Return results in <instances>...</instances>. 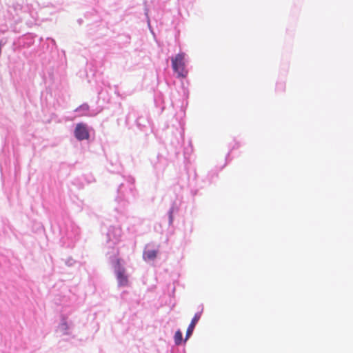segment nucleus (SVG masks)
I'll return each instance as SVG.
<instances>
[{
    "label": "nucleus",
    "mask_w": 353,
    "mask_h": 353,
    "mask_svg": "<svg viewBox=\"0 0 353 353\" xmlns=\"http://www.w3.org/2000/svg\"><path fill=\"white\" fill-rule=\"evenodd\" d=\"M200 317H201L200 313H196L194 316L193 319L191 321L190 324L189 325V326L187 329L185 341H187L188 339L192 334L194 327H195L196 324L197 323V322L199 321Z\"/></svg>",
    "instance_id": "9"
},
{
    "label": "nucleus",
    "mask_w": 353,
    "mask_h": 353,
    "mask_svg": "<svg viewBox=\"0 0 353 353\" xmlns=\"http://www.w3.org/2000/svg\"><path fill=\"white\" fill-rule=\"evenodd\" d=\"M124 182H122L117 189V196L115 199L119 205L115 208V210L121 214L125 213V208L130 201L135 199L137 190L134 185V179L131 176H124Z\"/></svg>",
    "instance_id": "1"
},
{
    "label": "nucleus",
    "mask_w": 353,
    "mask_h": 353,
    "mask_svg": "<svg viewBox=\"0 0 353 353\" xmlns=\"http://www.w3.org/2000/svg\"><path fill=\"white\" fill-rule=\"evenodd\" d=\"M143 259L147 263H154V244L151 243L145 246Z\"/></svg>",
    "instance_id": "7"
},
{
    "label": "nucleus",
    "mask_w": 353,
    "mask_h": 353,
    "mask_svg": "<svg viewBox=\"0 0 353 353\" xmlns=\"http://www.w3.org/2000/svg\"><path fill=\"white\" fill-rule=\"evenodd\" d=\"M70 329V325L67 323L65 319L62 318L61 323L59 325V330L63 333V334L69 335L71 334Z\"/></svg>",
    "instance_id": "10"
},
{
    "label": "nucleus",
    "mask_w": 353,
    "mask_h": 353,
    "mask_svg": "<svg viewBox=\"0 0 353 353\" xmlns=\"http://www.w3.org/2000/svg\"><path fill=\"white\" fill-rule=\"evenodd\" d=\"M74 263V260L72 259H68L67 261H66V264L69 266L72 265Z\"/></svg>",
    "instance_id": "15"
},
{
    "label": "nucleus",
    "mask_w": 353,
    "mask_h": 353,
    "mask_svg": "<svg viewBox=\"0 0 353 353\" xmlns=\"http://www.w3.org/2000/svg\"><path fill=\"white\" fill-rule=\"evenodd\" d=\"M48 41H49L48 45H51L52 47L55 46V41L54 39H50V38H48Z\"/></svg>",
    "instance_id": "14"
},
{
    "label": "nucleus",
    "mask_w": 353,
    "mask_h": 353,
    "mask_svg": "<svg viewBox=\"0 0 353 353\" xmlns=\"http://www.w3.org/2000/svg\"><path fill=\"white\" fill-rule=\"evenodd\" d=\"M122 236V230L120 226H110L107 234H106V245L105 248L107 251L105 252L108 259L111 256L112 250L116 249L119 251L116 245H117L121 241Z\"/></svg>",
    "instance_id": "4"
},
{
    "label": "nucleus",
    "mask_w": 353,
    "mask_h": 353,
    "mask_svg": "<svg viewBox=\"0 0 353 353\" xmlns=\"http://www.w3.org/2000/svg\"><path fill=\"white\" fill-rule=\"evenodd\" d=\"M74 134L78 141L88 139L90 134L86 124L83 123H77L74 129Z\"/></svg>",
    "instance_id": "6"
},
{
    "label": "nucleus",
    "mask_w": 353,
    "mask_h": 353,
    "mask_svg": "<svg viewBox=\"0 0 353 353\" xmlns=\"http://www.w3.org/2000/svg\"><path fill=\"white\" fill-rule=\"evenodd\" d=\"M174 339V343L176 345H179L182 343L183 337H182V332H181V330H179L175 332Z\"/></svg>",
    "instance_id": "12"
},
{
    "label": "nucleus",
    "mask_w": 353,
    "mask_h": 353,
    "mask_svg": "<svg viewBox=\"0 0 353 353\" xmlns=\"http://www.w3.org/2000/svg\"><path fill=\"white\" fill-rule=\"evenodd\" d=\"M89 108L90 107L88 104L85 103L77 108L74 111L78 114L79 116H84L87 114Z\"/></svg>",
    "instance_id": "11"
},
{
    "label": "nucleus",
    "mask_w": 353,
    "mask_h": 353,
    "mask_svg": "<svg viewBox=\"0 0 353 353\" xmlns=\"http://www.w3.org/2000/svg\"><path fill=\"white\" fill-rule=\"evenodd\" d=\"M148 24L150 32L154 36V30L153 28L151 26L150 21L149 19L148 20Z\"/></svg>",
    "instance_id": "13"
},
{
    "label": "nucleus",
    "mask_w": 353,
    "mask_h": 353,
    "mask_svg": "<svg viewBox=\"0 0 353 353\" xmlns=\"http://www.w3.org/2000/svg\"><path fill=\"white\" fill-rule=\"evenodd\" d=\"M136 122H137V126L141 130H143L145 128L147 127V124H148V125L151 128V132H153V125H152V123L148 119V117H143V116L139 117L137 119Z\"/></svg>",
    "instance_id": "8"
},
{
    "label": "nucleus",
    "mask_w": 353,
    "mask_h": 353,
    "mask_svg": "<svg viewBox=\"0 0 353 353\" xmlns=\"http://www.w3.org/2000/svg\"><path fill=\"white\" fill-rule=\"evenodd\" d=\"M119 252L116 249L112 250L111 256L108 259L109 263L113 268L116 279L119 287H127L129 284L128 276L125 268L122 263V260L119 258Z\"/></svg>",
    "instance_id": "3"
},
{
    "label": "nucleus",
    "mask_w": 353,
    "mask_h": 353,
    "mask_svg": "<svg viewBox=\"0 0 353 353\" xmlns=\"http://www.w3.org/2000/svg\"><path fill=\"white\" fill-rule=\"evenodd\" d=\"M59 228L62 245L66 248L74 247L79 236V227L71 221L68 220L63 225H59Z\"/></svg>",
    "instance_id": "2"
},
{
    "label": "nucleus",
    "mask_w": 353,
    "mask_h": 353,
    "mask_svg": "<svg viewBox=\"0 0 353 353\" xmlns=\"http://www.w3.org/2000/svg\"><path fill=\"white\" fill-rule=\"evenodd\" d=\"M14 9L15 10H17V9H21L22 8V6L21 5L19 4V3H17L15 6H14Z\"/></svg>",
    "instance_id": "16"
},
{
    "label": "nucleus",
    "mask_w": 353,
    "mask_h": 353,
    "mask_svg": "<svg viewBox=\"0 0 353 353\" xmlns=\"http://www.w3.org/2000/svg\"><path fill=\"white\" fill-rule=\"evenodd\" d=\"M172 66L179 77H185L188 75V72L185 68L184 53H179L172 58Z\"/></svg>",
    "instance_id": "5"
}]
</instances>
